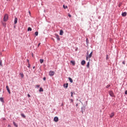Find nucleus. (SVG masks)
<instances>
[{
	"mask_svg": "<svg viewBox=\"0 0 127 127\" xmlns=\"http://www.w3.org/2000/svg\"><path fill=\"white\" fill-rule=\"evenodd\" d=\"M8 19V15L7 14H5L3 17V21H7Z\"/></svg>",
	"mask_w": 127,
	"mask_h": 127,
	"instance_id": "obj_1",
	"label": "nucleus"
},
{
	"mask_svg": "<svg viewBox=\"0 0 127 127\" xmlns=\"http://www.w3.org/2000/svg\"><path fill=\"white\" fill-rule=\"evenodd\" d=\"M92 55H93V52H91L89 55L86 56V60H88V59H90V58L92 57Z\"/></svg>",
	"mask_w": 127,
	"mask_h": 127,
	"instance_id": "obj_2",
	"label": "nucleus"
},
{
	"mask_svg": "<svg viewBox=\"0 0 127 127\" xmlns=\"http://www.w3.org/2000/svg\"><path fill=\"white\" fill-rule=\"evenodd\" d=\"M109 94L111 97H115V95H114V92L113 91H110L109 92Z\"/></svg>",
	"mask_w": 127,
	"mask_h": 127,
	"instance_id": "obj_3",
	"label": "nucleus"
},
{
	"mask_svg": "<svg viewBox=\"0 0 127 127\" xmlns=\"http://www.w3.org/2000/svg\"><path fill=\"white\" fill-rule=\"evenodd\" d=\"M54 74H55V72L53 71H50L49 72L50 76H54Z\"/></svg>",
	"mask_w": 127,
	"mask_h": 127,
	"instance_id": "obj_4",
	"label": "nucleus"
},
{
	"mask_svg": "<svg viewBox=\"0 0 127 127\" xmlns=\"http://www.w3.org/2000/svg\"><path fill=\"white\" fill-rule=\"evenodd\" d=\"M54 122H56V123H57V122H58V121H59V119L58 118V117H56L54 118Z\"/></svg>",
	"mask_w": 127,
	"mask_h": 127,
	"instance_id": "obj_5",
	"label": "nucleus"
},
{
	"mask_svg": "<svg viewBox=\"0 0 127 127\" xmlns=\"http://www.w3.org/2000/svg\"><path fill=\"white\" fill-rule=\"evenodd\" d=\"M6 89L7 91V92L9 93V94H10V90H9V87H8V86H6Z\"/></svg>",
	"mask_w": 127,
	"mask_h": 127,
	"instance_id": "obj_6",
	"label": "nucleus"
},
{
	"mask_svg": "<svg viewBox=\"0 0 127 127\" xmlns=\"http://www.w3.org/2000/svg\"><path fill=\"white\" fill-rule=\"evenodd\" d=\"M81 65H82L83 66H84V65L85 64H86V61H85L84 60H83L82 62H81Z\"/></svg>",
	"mask_w": 127,
	"mask_h": 127,
	"instance_id": "obj_7",
	"label": "nucleus"
},
{
	"mask_svg": "<svg viewBox=\"0 0 127 127\" xmlns=\"http://www.w3.org/2000/svg\"><path fill=\"white\" fill-rule=\"evenodd\" d=\"M122 16H127V12H124L122 14Z\"/></svg>",
	"mask_w": 127,
	"mask_h": 127,
	"instance_id": "obj_8",
	"label": "nucleus"
},
{
	"mask_svg": "<svg viewBox=\"0 0 127 127\" xmlns=\"http://www.w3.org/2000/svg\"><path fill=\"white\" fill-rule=\"evenodd\" d=\"M114 116H115V113H112L110 116V118H112L113 117H114Z\"/></svg>",
	"mask_w": 127,
	"mask_h": 127,
	"instance_id": "obj_9",
	"label": "nucleus"
},
{
	"mask_svg": "<svg viewBox=\"0 0 127 127\" xmlns=\"http://www.w3.org/2000/svg\"><path fill=\"white\" fill-rule=\"evenodd\" d=\"M14 22L15 24H16V23H17V18H15Z\"/></svg>",
	"mask_w": 127,
	"mask_h": 127,
	"instance_id": "obj_10",
	"label": "nucleus"
},
{
	"mask_svg": "<svg viewBox=\"0 0 127 127\" xmlns=\"http://www.w3.org/2000/svg\"><path fill=\"white\" fill-rule=\"evenodd\" d=\"M68 80L70 83H73V79H72L71 77H68Z\"/></svg>",
	"mask_w": 127,
	"mask_h": 127,
	"instance_id": "obj_11",
	"label": "nucleus"
},
{
	"mask_svg": "<svg viewBox=\"0 0 127 127\" xmlns=\"http://www.w3.org/2000/svg\"><path fill=\"white\" fill-rule=\"evenodd\" d=\"M56 36L57 40H60V38L59 37V35H56Z\"/></svg>",
	"mask_w": 127,
	"mask_h": 127,
	"instance_id": "obj_12",
	"label": "nucleus"
},
{
	"mask_svg": "<svg viewBox=\"0 0 127 127\" xmlns=\"http://www.w3.org/2000/svg\"><path fill=\"white\" fill-rule=\"evenodd\" d=\"M86 66L87 68H89L90 67V62H88Z\"/></svg>",
	"mask_w": 127,
	"mask_h": 127,
	"instance_id": "obj_13",
	"label": "nucleus"
},
{
	"mask_svg": "<svg viewBox=\"0 0 127 127\" xmlns=\"http://www.w3.org/2000/svg\"><path fill=\"white\" fill-rule=\"evenodd\" d=\"M64 88H68V83L64 84Z\"/></svg>",
	"mask_w": 127,
	"mask_h": 127,
	"instance_id": "obj_14",
	"label": "nucleus"
},
{
	"mask_svg": "<svg viewBox=\"0 0 127 127\" xmlns=\"http://www.w3.org/2000/svg\"><path fill=\"white\" fill-rule=\"evenodd\" d=\"M40 62L41 64H42V63H43V62H44V60L43 59H40Z\"/></svg>",
	"mask_w": 127,
	"mask_h": 127,
	"instance_id": "obj_15",
	"label": "nucleus"
},
{
	"mask_svg": "<svg viewBox=\"0 0 127 127\" xmlns=\"http://www.w3.org/2000/svg\"><path fill=\"white\" fill-rule=\"evenodd\" d=\"M60 34L61 35H63V30H60Z\"/></svg>",
	"mask_w": 127,
	"mask_h": 127,
	"instance_id": "obj_16",
	"label": "nucleus"
},
{
	"mask_svg": "<svg viewBox=\"0 0 127 127\" xmlns=\"http://www.w3.org/2000/svg\"><path fill=\"white\" fill-rule=\"evenodd\" d=\"M20 76H21V78H23V77H24V75L23 74V73H20Z\"/></svg>",
	"mask_w": 127,
	"mask_h": 127,
	"instance_id": "obj_17",
	"label": "nucleus"
},
{
	"mask_svg": "<svg viewBox=\"0 0 127 127\" xmlns=\"http://www.w3.org/2000/svg\"><path fill=\"white\" fill-rule=\"evenodd\" d=\"M70 63H71V64H72L73 66H74V65H75V62H74V61H70Z\"/></svg>",
	"mask_w": 127,
	"mask_h": 127,
	"instance_id": "obj_18",
	"label": "nucleus"
},
{
	"mask_svg": "<svg viewBox=\"0 0 127 127\" xmlns=\"http://www.w3.org/2000/svg\"><path fill=\"white\" fill-rule=\"evenodd\" d=\"M13 124L14 127H18V126H17V125L16 124V123H15V122H14L13 123Z\"/></svg>",
	"mask_w": 127,
	"mask_h": 127,
	"instance_id": "obj_19",
	"label": "nucleus"
},
{
	"mask_svg": "<svg viewBox=\"0 0 127 127\" xmlns=\"http://www.w3.org/2000/svg\"><path fill=\"white\" fill-rule=\"evenodd\" d=\"M32 30V29L31 27L28 28V31H31Z\"/></svg>",
	"mask_w": 127,
	"mask_h": 127,
	"instance_id": "obj_20",
	"label": "nucleus"
},
{
	"mask_svg": "<svg viewBox=\"0 0 127 127\" xmlns=\"http://www.w3.org/2000/svg\"><path fill=\"white\" fill-rule=\"evenodd\" d=\"M39 92H43V88L40 87L39 89Z\"/></svg>",
	"mask_w": 127,
	"mask_h": 127,
	"instance_id": "obj_21",
	"label": "nucleus"
},
{
	"mask_svg": "<svg viewBox=\"0 0 127 127\" xmlns=\"http://www.w3.org/2000/svg\"><path fill=\"white\" fill-rule=\"evenodd\" d=\"M0 101L2 102V103H3V98L2 97H0Z\"/></svg>",
	"mask_w": 127,
	"mask_h": 127,
	"instance_id": "obj_22",
	"label": "nucleus"
},
{
	"mask_svg": "<svg viewBox=\"0 0 127 127\" xmlns=\"http://www.w3.org/2000/svg\"><path fill=\"white\" fill-rule=\"evenodd\" d=\"M63 7L64 9H66V8H68V7L67 6H65L64 5H63Z\"/></svg>",
	"mask_w": 127,
	"mask_h": 127,
	"instance_id": "obj_23",
	"label": "nucleus"
},
{
	"mask_svg": "<svg viewBox=\"0 0 127 127\" xmlns=\"http://www.w3.org/2000/svg\"><path fill=\"white\" fill-rule=\"evenodd\" d=\"M21 116V117H22V118H24V119H25V115H24L23 114H22Z\"/></svg>",
	"mask_w": 127,
	"mask_h": 127,
	"instance_id": "obj_24",
	"label": "nucleus"
},
{
	"mask_svg": "<svg viewBox=\"0 0 127 127\" xmlns=\"http://www.w3.org/2000/svg\"><path fill=\"white\" fill-rule=\"evenodd\" d=\"M0 66H2V61L0 60Z\"/></svg>",
	"mask_w": 127,
	"mask_h": 127,
	"instance_id": "obj_25",
	"label": "nucleus"
},
{
	"mask_svg": "<svg viewBox=\"0 0 127 127\" xmlns=\"http://www.w3.org/2000/svg\"><path fill=\"white\" fill-rule=\"evenodd\" d=\"M110 87H111V84H108L106 86V88L107 89H108V88H110Z\"/></svg>",
	"mask_w": 127,
	"mask_h": 127,
	"instance_id": "obj_26",
	"label": "nucleus"
},
{
	"mask_svg": "<svg viewBox=\"0 0 127 127\" xmlns=\"http://www.w3.org/2000/svg\"><path fill=\"white\" fill-rule=\"evenodd\" d=\"M35 34L36 36H37L38 35V32H35Z\"/></svg>",
	"mask_w": 127,
	"mask_h": 127,
	"instance_id": "obj_27",
	"label": "nucleus"
},
{
	"mask_svg": "<svg viewBox=\"0 0 127 127\" xmlns=\"http://www.w3.org/2000/svg\"><path fill=\"white\" fill-rule=\"evenodd\" d=\"M28 68H30V64H28V66H27Z\"/></svg>",
	"mask_w": 127,
	"mask_h": 127,
	"instance_id": "obj_28",
	"label": "nucleus"
},
{
	"mask_svg": "<svg viewBox=\"0 0 127 127\" xmlns=\"http://www.w3.org/2000/svg\"><path fill=\"white\" fill-rule=\"evenodd\" d=\"M82 114H84V111H83V107L81 108Z\"/></svg>",
	"mask_w": 127,
	"mask_h": 127,
	"instance_id": "obj_29",
	"label": "nucleus"
},
{
	"mask_svg": "<svg viewBox=\"0 0 127 127\" xmlns=\"http://www.w3.org/2000/svg\"><path fill=\"white\" fill-rule=\"evenodd\" d=\"M36 87H37V88H39V87H40V85H36Z\"/></svg>",
	"mask_w": 127,
	"mask_h": 127,
	"instance_id": "obj_30",
	"label": "nucleus"
},
{
	"mask_svg": "<svg viewBox=\"0 0 127 127\" xmlns=\"http://www.w3.org/2000/svg\"><path fill=\"white\" fill-rule=\"evenodd\" d=\"M70 101L71 103H73V99H70Z\"/></svg>",
	"mask_w": 127,
	"mask_h": 127,
	"instance_id": "obj_31",
	"label": "nucleus"
},
{
	"mask_svg": "<svg viewBox=\"0 0 127 127\" xmlns=\"http://www.w3.org/2000/svg\"><path fill=\"white\" fill-rule=\"evenodd\" d=\"M68 16H69V17H71L72 15H71V14H68Z\"/></svg>",
	"mask_w": 127,
	"mask_h": 127,
	"instance_id": "obj_32",
	"label": "nucleus"
},
{
	"mask_svg": "<svg viewBox=\"0 0 127 127\" xmlns=\"http://www.w3.org/2000/svg\"><path fill=\"white\" fill-rule=\"evenodd\" d=\"M71 97H73V92H71Z\"/></svg>",
	"mask_w": 127,
	"mask_h": 127,
	"instance_id": "obj_33",
	"label": "nucleus"
},
{
	"mask_svg": "<svg viewBox=\"0 0 127 127\" xmlns=\"http://www.w3.org/2000/svg\"><path fill=\"white\" fill-rule=\"evenodd\" d=\"M43 80H44V81H45V80H46V77H44Z\"/></svg>",
	"mask_w": 127,
	"mask_h": 127,
	"instance_id": "obj_34",
	"label": "nucleus"
},
{
	"mask_svg": "<svg viewBox=\"0 0 127 127\" xmlns=\"http://www.w3.org/2000/svg\"><path fill=\"white\" fill-rule=\"evenodd\" d=\"M40 44H41V43H39L38 45V47H39V46H40Z\"/></svg>",
	"mask_w": 127,
	"mask_h": 127,
	"instance_id": "obj_35",
	"label": "nucleus"
},
{
	"mask_svg": "<svg viewBox=\"0 0 127 127\" xmlns=\"http://www.w3.org/2000/svg\"><path fill=\"white\" fill-rule=\"evenodd\" d=\"M123 64H124V65H125V64H126V63H125V61H123Z\"/></svg>",
	"mask_w": 127,
	"mask_h": 127,
	"instance_id": "obj_36",
	"label": "nucleus"
},
{
	"mask_svg": "<svg viewBox=\"0 0 127 127\" xmlns=\"http://www.w3.org/2000/svg\"><path fill=\"white\" fill-rule=\"evenodd\" d=\"M125 95H127V90L125 91Z\"/></svg>",
	"mask_w": 127,
	"mask_h": 127,
	"instance_id": "obj_37",
	"label": "nucleus"
},
{
	"mask_svg": "<svg viewBox=\"0 0 127 127\" xmlns=\"http://www.w3.org/2000/svg\"><path fill=\"white\" fill-rule=\"evenodd\" d=\"M27 96H28V97L29 98H30V94H28Z\"/></svg>",
	"mask_w": 127,
	"mask_h": 127,
	"instance_id": "obj_38",
	"label": "nucleus"
},
{
	"mask_svg": "<svg viewBox=\"0 0 127 127\" xmlns=\"http://www.w3.org/2000/svg\"><path fill=\"white\" fill-rule=\"evenodd\" d=\"M27 62H28V64H29V60H27Z\"/></svg>",
	"mask_w": 127,
	"mask_h": 127,
	"instance_id": "obj_39",
	"label": "nucleus"
},
{
	"mask_svg": "<svg viewBox=\"0 0 127 127\" xmlns=\"http://www.w3.org/2000/svg\"><path fill=\"white\" fill-rule=\"evenodd\" d=\"M33 69H35V66H33Z\"/></svg>",
	"mask_w": 127,
	"mask_h": 127,
	"instance_id": "obj_40",
	"label": "nucleus"
},
{
	"mask_svg": "<svg viewBox=\"0 0 127 127\" xmlns=\"http://www.w3.org/2000/svg\"><path fill=\"white\" fill-rule=\"evenodd\" d=\"M76 107H77V106H78V104H77L76 105Z\"/></svg>",
	"mask_w": 127,
	"mask_h": 127,
	"instance_id": "obj_41",
	"label": "nucleus"
},
{
	"mask_svg": "<svg viewBox=\"0 0 127 127\" xmlns=\"http://www.w3.org/2000/svg\"><path fill=\"white\" fill-rule=\"evenodd\" d=\"M29 13H30V11H29Z\"/></svg>",
	"mask_w": 127,
	"mask_h": 127,
	"instance_id": "obj_42",
	"label": "nucleus"
},
{
	"mask_svg": "<svg viewBox=\"0 0 127 127\" xmlns=\"http://www.w3.org/2000/svg\"><path fill=\"white\" fill-rule=\"evenodd\" d=\"M87 54H89V52H87Z\"/></svg>",
	"mask_w": 127,
	"mask_h": 127,
	"instance_id": "obj_43",
	"label": "nucleus"
}]
</instances>
